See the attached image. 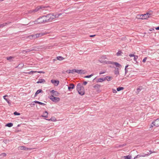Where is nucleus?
<instances>
[{
    "label": "nucleus",
    "mask_w": 159,
    "mask_h": 159,
    "mask_svg": "<svg viewBox=\"0 0 159 159\" xmlns=\"http://www.w3.org/2000/svg\"><path fill=\"white\" fill-rule=\"evenodd\" d=\"M62 14V13L56 14L55 15L52 14H49L43 16V21H44L45 23L52 22L53 20L58 18Z\"/></svg>",
    "instance_id": "nucleus-1"
},
{
    "label": "nucleus",
    "mask_w": 159,
    "mask_h": 159,
    "mask_svg": "<svg viewBox=\"0 0 159 159\" xmlns=\"http://www.w3.org/2000/svg\"><path fill=\"white\" fill-rule=\"evenodd\" d=\"M76 89L79 93L81 95H83L84 94L85 91L84 88L80 83L77 84L76 86Z\"/></svg>",
    "instance_id": "nucleus-2"
},
{
    "label": "nucleus",
    "mask_w": 159,
    "mask_h": 159,
    "mask_svg": "<svg viewBox=\"0 0 159 159\" xmlns=\"http://www.w3.org/2000/svg\"><path fill=\"white\" fill-rule=\"evenodd\" d=\"M49 8L50 9L49 6H41L36 7L34 9L31 10L29 11V13H35L39 11L40 9L43 8Z\"/></svg>",
    "instance_id": "nucleus-3"
},
{
    "label": "nucleus",
    "mask_w": 159,
    "mask_h": 159,
    "mask_svg": "<svg viewBox=\"0 0 159 159\" xmlns=\"http://www.w3.org/2000/svg\"><path fill=\"white\" fill-rule=\"evenodd\" d=\"M46 34L45 33H40L35 34L33 35L29 36V38L31 39H34L40 37L42 36L45 35Z\"/></svg>",
    "instance_id": "nucleus-4"
},
{
    "label": "nucleus",
    "mask_w": 159,
    "mask_h": 159,
    "mask_svg": "<svg viewBox=\"0 0 159 159\" xmlns=\"http://www.w3.org/2000/svg\"><path fill=\"white\" fill-rule=\"evenodd\" d=\"M43 20V16H41L38 18L36 20H35L34 22V24H44V22Z\"/></svg>",
    "instance_id": "nucleus-5"
},
{
    "label": "nucleus",
    "mask_w": 159,
    "mask_h": 159,
    "mask_svg": "<svg viewBox=\"0 0 159 159\" xmlns=\"http://www.w3.org/2000/svg\"><path fill=\"white\" fill-rule=\"evenodd\" d=\"M49 98L52 101L54 102H57L60 101V98L58 97H54L53 95H51L49 97Z\"/></svg>",
    "instance_id": "nucleus-6"
},
{
    "label": "nucleus",
    "mask_w": 159,
    "mask_h": 159,
    "mask_svg": "<svg viewBox=\"0 0 159 159\" xmlns=\"http://www.w3.org/2000/svg\"><path fill=\"white\" fill-rule=\"evenodd\" d=\"M137 18L139 19H145L148 18V16H147L146 14L143 15H138Z\"/></svg>",
    "instance_id": "nucleus-7"
},
{
    "label": "nucleus",
    "mask_w": 159,
    "mask_h": 159,
    "mask_svg": "<svg viewBox=\"0 0 159 159\" xmlns=\"http://www.w3.org/2000/svg\"><path fill=\"white\" fill-rule=\"evenodd\" d=\"M152 124L154 126L156 127L159 126V118L155 120V121L152 122Z\"/></svg>",
    "instance_id": "nucleus-8"
},
{
    "label": "nucleus",
    "mask_w": 159,
    "mask_h": 159,
    "mask_svg": "<svg viewBox=\"0 0 159 159\" xmlns=\"http://www.w3.org/2000/svg\"><path fill=\"white\" fill-rule=\"evenodd\" d=\"M19 148H20V149L21 150H31L33 149H34L35 148H27L26 147L24 146H20L19 147Z\"/></svg>",
    "instance_id": "nucleus-9"
},
{
    "label": "nucleus",
    "mask_w": 159,
    "mask_h": 159,
    "mask_svg": "<svg viewBox=\"0 0 159 159\" xmlns=\"http://www.w3.org/2000/svg\"><path fill=\"white\" fill-rule=\"evenodd\" d=\"M75 73L79 74H85V71L82 70L75 69Z\"/></svg>",
    "instance_id": "nucleus-10"
},
{
    "label": "nucleus",
    "mask_w": 159,
    "mask_h": 159,
    "mask_svg": "<svg viewBox=\"0 0 159 159\" xmlns=\"http://www.w3.org/2000/svg\"><path fill=\"white\" fill-rule=\"evenodd\" d=\"M106 78H99L97 80V82H102L106 80Z\"/></svg>",
    "instance_id": "nucleus-11"
},
{
    "label": "nucleus",
    "mask_w": 159,
    "mask_h": 159,
    "mask_svg": "<svg viewBox=\"0 0 159 159\" xmlns=\"http://www.w3.org/2000/svg\"><path fill=\"white\" fill-rule=\"evenodd\" d=\"M75 88V85L73 84H69V86L68 87V90L70 91L71 89H73Z\"/></svg>",
    "instance_id": "nucleus-12"
},
{
    "label": "nucleus",
    "mask_w": 159,
    "mask_h": 159,
    "mask_svg": "<svg viewBox=\"0 0 159 159\" xmlns=\"http://www.w3.org/2000/svg\"><path fill=\"white\" fill-rule=\"evenodd\" d=\"M7 95L3 96V98L8 103V104L9 105H10L11 104V102L10 100L9 99H7L6 98V97H7Z\"/></svg>",
    "instance_id": "nucleus-13"
},
{
    "label": "nucleus",
    "mask_w": 159,
    "mask_h": 159,
    "mask_svg": "<svg viewBox=\"0 0 159 159\" xmlns=\"http://www.w3.org/2000/svg\"><path fill=\"white\" fill-rule=\"evenodd\" d=\"M51 82L52 83L54 84L55 85L57 86L58 84L59 83V82L58 80H51Z\"/></svg>",
    "instance_id": "nucleus-14"
},
{
    "label": "nucleus",
    "mask_w": 159,
    "mask_h": 159,
    "mask_svg": "<svg viewBox=\"0 0 159 159\" xmlns=\"http://www.w3.org/2000/svg\"><path fill=\"white\" fill-rule=\"evenodd\" d=\"M11 23V22H6V23H3L2 24H0V28H2L7 25H8Z\"/></svg>",
    "instance_id": "nucleus-15"
},
{
    "label": "nucleus",
    "mask_w": 159,
    "mask_h": 159,
    "mask_svg": "<svg viewBox=\"0 0 159 159\" xmlns=\"http://www.w3.org/2000/svg\"><path fill=\"white\" fill-rule=\"evenodd\" d=\"M43 91L41 89H39L37 91L34 95V97L36 96L40 93H43Z\"/></svg>",
    "instance_id": "nucleus-16"
},
{
    "label": "nucleus",
    "mask_w": 159,
    "mask_h": 159,
    "mask_svg": "<svg viewBox=\"0 0 159 159\" xmlns=\"http://www.w3.org/2000/svg\"><path fill=\"white\" fill-rule=\"evenodd\" d=\"M48 112L45 111V112L43 113V115L41 116L43 117L47 118L48 117Z\"/></svg>",
    "instance_id": "nucleus-17"
},
{
    "label": "nucleus",
    "mask_w": 159,
    "mask_h": 159,
    "mask_svg": "<svg viewBox=\"0 0 159 159\" xmlns=\"http://www.w3.org/2000/svg\"><path fill=\"white\" fill-rule=\"evenodd\" d=\"M45 82V80L43 79H39V80L37 82V83H43Z\"/></svg>",
    "instance_id": "nucleus-18"
},
{
    "label": "nucleus",
    "mask_w": 159,
    "mask_h": 159,
    "mask_svg": "<svg viewBox=\"0 0 159 159\" xmlns=\"http://www.w3.org/2000/svg\"><path fill=\"white\" fill-rule=\"evenodd\" d=\"M33 102H34V103H38L40 105H43V106H44L46 105L45 104H44L43 102L38 101H35Z\"/></svg>",
    "instance_id": "nucleus-19"
},
{
    "label": "nucleus",
    "mask_w": 159,
    "mask_h": 159,
    "mask_svg": "<svg viewBox=\"0 0 159 159\" xmlns=\"http://www.w3.org/2000/svg\"><path fill=\"white\" fill-rule=\"evenodd\" d=\"M100 87V85L98 84H96L93 86V88L97 90H99Z\"/></svg>",
    "instance_id": "nucleus-20"
},
{
    "label": "nucleus",
    "mask_w": 159,
    "mask_h": 159,
    "mask_svg": "<svg viewBox=\"0 0 159 159\" xmlns=\"http://www.w3.org/2000/svg\"><path fill=\"white\" fill-rule=\"evenodd\" d=\"M152 12L151 11H148V12H147L146 13V15H147V16H148V17H149L150 16L152 15Z\"/></svg>",
    "instance_id": "nucleus-21"
},
{
    "label": "nucleus",
    "mask_w": 159,
    "mask_h": 159,
    "mask_svg": "<svg viewBox=\"0 0 159 159\" xmlns=\"http://www.w3.org/2000/svg\"><path fill=\"white\" fill-rule=\"evenodd\" d=\"M13 125V124L12 123H8L6 125V126H7L8 127H11Z\"/></svg>",
    "instance_id": "nucleus-22"
},
{
    "label": "nucleus",
    "mask_w": 159,
    "mask_h": 159,
    "mask_svg": "<svg viewBox=\"0 0 159 159\" xmlns=\"http://www.w3.org/2000/svg\"><path fill=\"white\" fill-rule=\"evenodd\" d=\"M57 59L58 60L61 61L64 59V58L61 56H59L57 57Z\"/></svg>",
    "instance_id": "nucleus-23"
},
{
    "label": "nucleus",
    "mask_w": 159,
    "mask_h": 159,
    "mask_svg": "<svg viewBox=\"0 0 159 159\" xmlns=\"http://www.w3.org/2000/svg\"><path fill=\"white\" fill-rule=\"evenodd\" d=\"M114 73L116 75H118L119 73L118 68L116 69V70L114 71Z\"/></svg>",
    "instance_id": "nucleus-24"
},
{
    "label": "nucleus",
    "mask_w": 159,
    "mask_h": 159,
    "mask_svg": "<svg viewBox=\"0 0 159 159\" xmlns=\"http://www.w3.org/2000/svg\"><path fill=\"white\" fill-rule=\"evenodd\" d=\"M124 89V87H119L117 88V90L118 91H121Z\"/></svg>",
    "instance_id": "nucleus-25"
},
{
    "label": "nucleus",
    "mask_w": 159,
    "mask_h": 159,
    "mask_svg": "<svg viewBox=\"0 0 159 159\" xmlns=\"http://www.w3.org/2000/svg\"><path fill=\"white\" fill-rule=\"evenodd\" d=\"M143 89L142 87V86H140L139 88H138L137 89V92L139 93L140 91L142 90Z\"/></svg>",
    "instance_id": "nucleus-26"
},
{
    "label": "nucleus",
    "mask_w": 159,
    "mask_h": 159,
    "mask_svg": "<svg viewBox=\"0 0 159 159\" xmlns=\"http://www.w3.org/2000/svg\"><path fill=\"white\" fill-rule=\"evenodd\" d=\"M114 65L116 66V67L121 66V65L117 62H115Z\"/></svg>",
    "instance_id": "nucleus-27"
},
{
    "label": "nucleus",
    "mask_w": 159,
    "mask_h": 159,
    "mask_svg": "<svg viewBox=\"0 0 159 159\" xmlns=\"http://www.w3.org/2000/svg\"><path fill=\"white\" fill-rule=\"evenodd\" d=\"M126 145V144H125V143L123 144H120V145H119L118 146H116V148H118L123 147L125 146Z\"/></svg>",
    "instance_id": "nucleus-28"
},
{
    "label": "nucleus",
    "mask_w": 159,
    "mask_h": 159,
    "mask_svg": "<svg viewBox=\"0 0 159 159\" xmlns=\"http://www.w3.org/2000/svg\"><path fill=\"white\" fill-rule=\"evenodd\" d=\"M93 74H91L90 75L85 76L84 77L85 78H90L92 76H93Z\"/></svg>",
    "instance_id": "nucleus-29"
},
{
    "label": "nucleus",
    "mask_w": 159,
    "mask_h": 159,
    "mask_svg": "<svg viewBox=\"0 0 159 159\" xmlns=\"http://www.w3.org/2000/svg\"><path fill=\"white\" fill-rule=\"evenodd\" d=\"M6 155H7L5 153H2L0 155V156L1 157H6Z\"/></svg>",
    "instance_id": "nucleus-30"
},
{
    "label": "nucleus",
    "mask_w": 159,
    "mask_h": 159,
    "mask_svg": "<svg viewBox=\"0 0 159 159\" xmlns=\"http://www.w3.org/2000/svg\"><path fill=\"white\" fill-rule=\"evenodd\" d=\"M122 52L121 51H119L118 52L116 53V55L118 56H120Z\"/></svg>",
    "instance_id": "nucleus-31"
},
{
    "label": "nucleus",
    "mask_w": 159,
    "mask_h": 159,
    "mask_svg": "<svg viewBox=\"0 0 159 159\" xmlns=\"http://www.w3.org/2000/svg\"><path fill=\"white\" fill-rule=\"evenodd\" d=\"M125 159H131V157L130 156L128 155L125 157Z\"/></svg>",
    "instance_id": "nucleus-32"
},
{
    "label": "nucleus",
    "mask_w": 159,
    "mask_h": 159,
    "mask_svg": "<svg viewBox=\"0 0 159 159\" xmlns=\"http://www.w3.org/2000/svg\"><path fill=\"white\" fill-rule=\"evenodd\" d=\"M34 50H35L34 49H31V48L30 49H27L26 50V52H30V51H34Z\"/></svg>",
    "instance_id": "nucleus-33"
},
{
    "label": "nucleus",
    "mask_w": 159,
    "mask_h": 159,
    "mask_svg": "<svg viewBox=\"0 0 159 159\" xmlns=\"http://www.w3.org/2000/svg\"><path fill=\"white\" fill-rule=\"evenodd\" d=\"M13 58V57L10 56L9 57H7V59L8 60H9V61H11V59Z\"/></svg>",
    "instance_id": "nucleus-34"
},
{
    "label": "nucleus",
    "mask_w": 159,
    "mask_h": 159,
    "mask_svg": "<svg viewBox=\"0 0 159 159\" xmlns=\"http://www.w3.org/2000/svg\"><path fill=\"white\" fill-rule=\"evenodd\" d=\"M34 73H36V71H31L28 72V73L29 74H33Z\"/></svg>",
    "instance_id": "nucleus-35"
},
{
    "label": "nucleus",
    "mask_w": 159,
    "mask_h": 159,
    "mask_svg": "<svg viewBox=\"0 0 159 159\" xmlns=\"http://www.w3.org/2000/svg\"><path fill=\"white\" fill-rule=\"evenodd\" d=\"M59 93L56 91V92H55V93L53 95L56 96H59Z\"/></svg>",
    "instance_id": "nucleus-36"
},
{
    "label": "nucleus",
    "mask_w": 159,
    "mask_h": 159,
    "mask_svg": "<svg viewBox=\"0 0 159 159\" xmlns=\"http://www.w3.org/2000/svg\"><path fill=\"white\" fill-rule=\"evenodd\" d=\"M50 120H51V121H55L56 120V119L54 117H52Z\"/></svg>",
    "instance_id": "nucleus-37"
},
{
    "label": "nucleus",
    "mask_w": 159,
    "mask_h": 159,
    "mask_svg": "<svg viewBox=\"0 0 159 159\" xmlns=\"http://www.w3.org/2000/svg\"><path fill=\"white\" fill-rule=\"evenodd\" d=\"M138 56L135 55L134 57V59L135 61H136L137 59L138 58Z\"/></svg>",
    "instance_id": "nucleus-38"
},
{
    "label": "nucleus",
    "mask_w": 159,
    "mask_h": 159,
    "mask_svg": "<svg viewBox=\"0 0 159 159\" xmlns=\"http://www.w3.org/2000/svg\"><path fill=\"white\" fill-rule=\"evenodd\" d=\"M105 78H106V80H107V81H109L110 80L111 77L109 76H107Z\"/></svg>",
    "instance_id": "nucleus-39"
},
{
    "label": "nucleus",
    "mask_w": 159,
    "mask_h": 159,
    "mask_svg": "<svg viewBox=\"0 0 159 159\" xmlns=\"http://www.w3.org/2000/svg\"><path fill=\"white\" fill-rule=\"evenodd\" d=\"M14 114L15 115L19 116L20 115V113L17 112L16 111H15L14 113Z\"/></svg>",
    "instance_id": "nucleus-40"
},
{
    "label": "nucleus",
    "mask_w": 159,
    "mask_h": 159,
    "mask_svg": "<svg viewBox=\"0 0 159 159\" xmlns=\"http://www.w3.org/2000/svg\"><path fill=\"white\" fill-rule=\"evenodd\" d=\"M66 72L68 74H70L71 73H72V72L71 70H66Z\"/></svg>",
    "instance_id": "nucleus-41"
},
{
    "label": "nucleus",
    "mask_w": 159,
    "mask_h": 159,
    "mask_svg": "<svg viewBox=\"0 0 159 159\" xmlns=\"http://www.w3.org/2000/svg\"><path fill=\"white\" fill-rule=\"evenodd\" d=\"M140 157H141V155H137L134 158V159H135L136 158H139Z\"/></svg>",
    "instance_id": "nucleus-42"
},
{
    "label": "nucleus",
    "mask_w": 159,
    "mask_h": 159,
    "mask_svg": "<svg viewBox=\"0 0 159 159\" xmlns=\"http://www.w3.org/2000/svg\"><path fill=\"white\" fill-rule=\"evenodd\" d=\"M36 73H43L44 74L45 72L43 71H36Z\"/></svg>",
    "instance_id": "nucleus-43"
},
{
    "label": "nucleus",
    "mask_w": 159,
    "mask_h": 159,
    "mask_svg": "<svg viewBox=\"0 0 159 159\" xmlns=\"http://www.w3.org/2000/svg\"><path fill=\"white\" fill-rule=\"evenodd\" d=\"M114 63H115V62H113V61H108V63L109 64H113V65H114Z\"/></svg>",
    "instance_id": "nucleus-44"
},
{
    "label": "nucleus",
    "mask_w": 159,
    "mask_h": 159,
    "mask_svg": "<svg viewBox=\"0 0 159 159\" xmlns=\"http://www.w3.org/2000/svg\"><path fill=\"white\" fill-rule=\"evenodd\" d=\"M147 59V57H145L144 58L143 60V61H142L143 62V63L145 62L146 61Z\"/></svg>",
    "instance_id": "nucleus-45"
},
{
    "label": "nucleus",
    "mask_w": 159,
    "mask_h": 159,
    "mask_svg": "<svg viewBox=\"0 0 159 159\" xmlns=\"http://www.w3.org/2000/svg\"><path fill=\"white\" fill-rule=\"evenodd\" d=\"M34 103V102H32L30 104V105H31L32 107H33V106H34V105H35V104Z\"/></svg>",
    "instance_id": "nucleus-46"
},
{
    "label": "nucleus",
    "mask_w": 159,
    "mask_h": 159,
    "mask_svg": "<svg viewBox=\"0 0 159 159\" xmlns=\"http://www.w3.org/2000/svg\"><path fill=\"white\" fill-rule=\"evenodd\" d=\"M75 69H73L71 70L72 72V73H71L72 74H74L75 72Z\"/></svg>",
    "instance_id": "nucleus-47"
},
{
    "label": "nucleus",
    "mask_w": 159,
    "mask_h": 159,
    "mask_svg": "<svg viewBox=\"0 0 159 159\" xmlns=\"http://www.w3.org/2000/svg\"><path fill=\"white\" fill-rule=\"evenodd\" d=\"M112 92H113V93H116L117 92V91H116V90L115 89H112Z\"/></svg>",
    "instance_id": "nucleus-48"
},
{
    "label": "nucleus",
    "mask_w": 159,
    "mask_h": 159,
    "mask_svg": "<svg viewBox=\"0 0 159 159\" xmlns=\"http://www.w3.org/2000/svg\"><path fill=\"white\" fill-rule=\"evenodd\" d=\"M56 91H55V90H52L51 91V92L52 93L53 95L55 93V92H56Z\"/></svg>",
    "instance_id": "nucleus-49"
},
{
    "label": "nucleus",
    "mask_w": 159,
    "mask_h": 159,
    "mask_svg": "<svg viewBox=\"0 0 159 159\" xmlns=\"http://www.w3.org/2000/svg\"><path fill=\"white\" fill-rule=\"evenodd\" d=\"M105 71H101L100 72V73H99V74L100 75H101L102 74H104L105 73Z\"/></svg>",
    "instance_id": "nucleus-50"
},
{
    "label": "nucleus",
    "mask_w": 159,
    "mask_h": 159,
    "mask_svg": "<svg viewBox=\"0 0 159 159\" xmlns=\"http://www.w3.org/2000/svg\"><path fill=\"white\" fill-rule=\"evenodd\" d=\"M134 56L135 55H134V54H130L129 55V56L130 57H134Z\"/></svg>",
    "instance_id": "nucleus-51"
},
{
    "label": "nucleus",
    "mask_w": 159,
    "mask_h": 159,
    "mask_svg": "<svg viewBox=\"0 0 159 159\" xmlns=\"http://www.w3.org/2000/svg\"><path fill=\"white\" fill-rule=\"evenodd\" d=\"M151 154V153H149L148 152L147 154H145L146 156H149Z\"/></svg>",
    "instance_id": "nucleus-52"
},
{
    "label": "nucleus",
    "mask_w": 159,
    "mask_h": 159,
    "mask_svg": "<svg viewBox=\"0 0 159 159\" xmlns=\"http://www.w3.org/2000/svg\"><path fill=\"white\" fill-rule=\"evenodd\" d=\"M141 157H145V156H146V155L145 154H143L142 155H141Z\"/></svg>",
    "instance_id": "nucleus-53"
},
{
    "label": "nucleus",
    "mask_w": 159,
    "mask_h": 159,
    "mask_svg": "<svg viewBox=\"0 0 159 159\" xmlns=\"http://www.w3.org/2000/svg\"><path fill=\"white\" fill-rule=\"evenodd\" d=\"M87 83V82L86 81H84L83 83V84L84 85H86Z\"/></svg>",
    "instance_id": "nucleus-54"
},
{
    "label": "nucleus",
    "mask_w": 159,
    "mask_h": 159,
    "mask_svg": "<svg viewBox=\"0 0 159 159\" xmlns=\"http://www.w3.org/2000/svg\"><path fill=\"white\" fill-rule=\"evenodd\" d=\"M128 66H129L128 65H127L125 66V70H126V68Z\"/></svg>",
    "instance_id": "nucleus-55"
},
{
    "label": "nucleus",
    "mask_w": 159,
    "mask_h": 159,
    "mask_svg": "<svg viewBox=\"0 0 159 159\" xmlns=\"http://www.w3.org/2000/svg\"><path fill=\"white\" fill-rule=\"evenodd\" d=\"M155 29L157 30H159V26L156 28Z\"/></svg>",
    "instance_id": "nucleus-56"
},
{
    "label": "nucleus",
    "mask_w": 159,
    "mask_h": 159,
    "mask_svg": "<svg viewBox=\"0 0 159 159\" xmlns=\"http://www.w3.org/2000/svg\"><path fill=\"white\" fill-rule=\"evenodd\" d=\"M95 35H90V37H93Z\"/></svg>",
    "instance_id": "nucleus-57"
},
{
    "label": "nucleus",
    "mask_w": 159,
    "mask_h": 159,
    "mask_svg": "<svg viewBox=\"0 0 159 159\" xmlns=\"http://www.w3.org/2000/svg\"><path fill=\"white\" fill-rule=\"evenodd\" d=\"M149 151L150 152V153H151L155 152H152L151 150H150Z\"/></svg>",
    "instance_id": "nucleus-58"
},
{
    "label": "nucleus",
    "mask_w": 159,
    "mask_h": 159,
    "mask_svg": "<svg viewBox=\"0 0 159 159\" xmlns=\"http://www.w3.org/2000/svg\"><path fill=\"white\" fill-rule=\"evenodd\" d=\"M33 22H30L28 24H30H30H32L33 23Z\"/></svg>",
    "instance_id": "nucleus-59"
},
{
    "label": "nucleus",
    "mask_w": 159,
    "mask_h": 159,
    "mask_svg": "<svg viewBox=\"0 0 159 159\" xmlns=\"http://www.w3.org/2000/svg\"><path fill=\"white\" fill-rule=\"evenodd\" d=\"M45 119L46 120H48V121H51V120H50V119Z\"/></svg>",
    "instance_id": "nucleus-60"
},
{
    "label": "nucleus",
    "mask_w": 159,
    "mask_h": 159,
    "mask_svg": "<svg viewBox=\"0 0 159 159\" xmlns=\"http://www.w3.org/2000/svg\"><path fill=\"white\" fill-rule=\"evenodd\" d=\"M125 73L126 74L127 72V70H125Z\"/></svg>",
    "instance_id": "nucleus-61"
},
{
    "label": "nucleus",
    "mask_w": 159,
    "mask_h": 159,
    "mask_svg": "<svg viewBox=\"0 0 159 159\" xmlns=\"http://www.w3.org/2000/svg\"><path fill=\"white\" fill-rule=\"evenodd\" d=\"M46 10H49V11H51V10H50V9H46Z\"/></svg>",
    "instance_id": "nucleus-62"
},
{
    "label": "nucleus",
    "mask_w": 159,
    "mask_h": 159,
    "mask_svg": "<svg viewBox=\"0 0 159 159\" xmlns=\"http://www.w3.org/2000/svg\"><path fill=\"white\" fill-rule=\"evenodd\" d=\"M153 127V126L152 125H151V127Z\"/></svg>",
    "instance_id": "nucleus-63"
},
{
    "label": "nucleus",
    "mask_w": 159,
    "mask_h": 159,
    "mask_svg": "<svg viewBox=\"0 0 159 159\" xmlns=\"http://www.w3.org/2000/svg\"><path fill=\"white\" fill-rule=\"evenodd\" d=\"M96 78H95L93 80H95V79Z\"/></svg>",
    "instance_id": "nucleus-64"
}]
</instances>
